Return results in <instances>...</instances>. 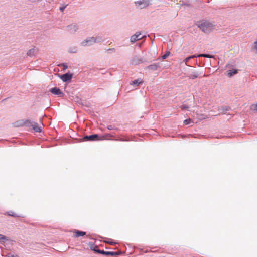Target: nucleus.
<instances>
[{
	"label": "nucleus",
	"instance_id": "obj_1",
	"mask_svg": "<svg viewBox=\"0 0 257 257\" xmlns=\"http://www.w3.org/2000/svg\"><path fill=\"white\" fill-rule=\"evenodd\" d=\"M198 27L204 33H208L215 29V26L212 23L205 21L198 25Z\"/></svg>",
	"mask_w": 257,
	"mask_h": 257
},
{
	"label": "nucleus",
	"instance_id": "obj_2",
	"mask_svg": "<svg viewBox=\"0 0 257 257\" xmlns=\"http://www.w3.org/2000/svg\"><path fill=\"white\" fill-rule=\"evenodd\" d=\"M109 136H110L109 135L100 136L97 134H93L89 136H85V137H83V140L84 141L102 140L104 139H108V137Z\"/></svg>",
	"mask_w": 257,
	"mask_h": 257
},
{
	"label": "nucleus",
	"instance_id": "obj_3",
	"mask_svg": "<svg viewBox=\"0 0 257 257\" xmlns=\"http://www.w3.org/2000/svg\"><path fill=\"white\" fill-rule=\"evenodd\" d=\"M97 42V38L92 37L85 39L81 43V44L82 46H86L91 45Z\"/></svg>",
	"mask_w": 257,
	"mask_h": 257
},
{
	"label": "nucleus",
	"instance_id": "obj_4",
	"mask_svg": "<svg viewBox=\"0 0 257 257\" xmlns=\"http://www.w3.org/2000/svg\"><path fill=\"white\" fill-rule=\"evenodd\" d=\"M149 0H136L135 4L136 6L141 9L144 8L149 5Z\"/></svg>",
	"mask_w": 257,
	"mask_h": 257
},
{
	"label": "nucleus",
	"instance_id": "obj_5",
	"mask_svg": "<svg viewBox=\"0 0 257 257\" xmlns=\"http://www.w3.org/2000/svg\"><path fill=\"white\" fill-rule=\"evenodd\" d=\"M205 57V58H213V56L210 55L209 54H199L197 56L192 55V56H189L184 59V62H185V64L187 65V62L190 59L194 58V57Z\"/></svg>",
	"mask_w": 257,
	"mask_h": 257
},
{
	"label": "nucleus",
	"instance_id": "obj_6",
	"mask_svg": "<svg viewBox=\"0 0 257 257\" xmlns=\"http://www.w3.org/2000/svg\"><path fill=\"white\" fill-rule=\"evenodd\" d=\"M26 124H30L33 127V130L36 132H40L41 131V127L39 126L37 123L34 122H31L30 120H27L25 122Z\"/></svg>",
	"mask_w": 257,
	"mask_h": 257
},
{
	"label": "nucleus",
	"instance_id": "obj_7",
	"mask_svg": "<svg viewBox=\"0 0 257 257\" xmlns=\"http://www.w3.org/2000/svg\"><path fill=\"white\" fill-rule=\"evenodd\" d=\"M95 252H97L99 253L104 254L106 255H112V256H116L119 254V253L117 252H110V251H105L104 250H95L94 249Z\"/></svg>",
	"mask_w": 257,
	"mask_h": 257
},
{
	"label": "nucleus",
	"instance_id": "obj_8",
	"mask_svg": "<svg viewBox=\"0 0 257 257\" xmlns=\"http://www.w3.org/2000/svg\"><path fill=\"white\" fill-rule=\"evenodd\" d=\"M144 37L142 35L140 32H137L135 34L132 36L131 37V41L132 42H135L136 41L141 39Z\"/></svg>",
	"mask_w": 257,
	"mask_h": 257
},
{
	"label": "nucleus",
	"instance_id": "obj_9",
	"mask_svg": "<svg viewBox=\"0 0 257 257\" xmlns=\"http://www.w3.org/2000/svg\"><path fill=\"white\" fill-rule=\"evenodd\" d=\"M50 91L52 93L58 95L60 97H62L64 95L63 93L61 91V90L56 87L51 88Z\"/></svg>",
	"mask_w": 257,
	"mask_h": 257
},
{
	"label": "nucleus",
	"instance_id": "obj_10",
	"mask_svg": "<svg viewBox=\"0 0 257 257\" xmlns=\"http://www.w3.org/2000/svg\"><path fill=\"white\" fill-rule=\"evenodd\" d=\"M61 79L64 82L70 80L72 78V74L70 73H66L61 76Z\"/></svg>",
	"mask_w": 257,
	"mask_h": 257
},
{
	"label": "nucleus",
	"instance_id": "obj_11",
	"mask_svg": "<svg viewBox=\"0 0 257 257\" xmlns=\"http://www.w3.org/2000/svg\"><path fill=\"white\" fill-rule=\"evenodd\" d=\"M142 62H143L142 59L138 57H134L131 61V63L133 65H139V64L142 63Z\"/></svg>",
	"mask_w": 257,
	"mask_h": 257
},
{
	"label": "nucleus",
	"instance_id": "obj_12",
	"mask_svg": "<svg viewBox=\"0 0 257 257\" xmlns=\"http://www.w3.org/2000/svg\"><path fill=\"white\" fill-rule=\"evenodd\" d=\"M38 49L35 47H34L30 49L27 53L28 56L32 57L35 56L38 52Z\"/></svg>",
	"mask_w": 257,
	"mask_h": 257
},
{
	"label": "nucleus",
	"instance_id": "obj_13",
	"mask_svg": "<svg viewBox=\"0 0 257 257\" xmlns=\"http://www.w3.org/2000/svg\"><path fill=\"white\" fill-rule=\"evenodd\" d=\"M143 81L141 79H138L132 81L130 83L131 85L138 86L139 84L143 83Z\"/></svg>",
	"mask_w": 257,
	"mask_h": 257
},
{
	"label": "nucleus",
	"instance_id": "obj_14",
	"mask_svg": "<svg viewBox=\"0 0 257 257\" xmlns=\"http://www.w3.org/2000/svg\"><path fill=\"white\" fill-rule=\"evenodd\" d=\"M158 68V64H153L150 65L147 67V69L151 70H156Z\"/></svg>",
	"mask_w": 257,
	"mask_h": 257
},
{
	"label": "nucleus",
	"instance_id": "obj_15",
	"mask_svg": "<svg viewBox=\"0 0 257 257\" xmlns=\"http://www.w3.org/2000/svg\"><path fill=\"white\" fill-rule=\"evenodd\" d=\"M85 234H86L85 232L79 231V230H77V231H75V236L76 237H78L79 236H83L85 235Z\"/></svg>",
	"mask_w": 257,
	"mask_h": 257
},
{
	"label": "nucleus",
	"instance_id": "obj_16",
	"mask_svg": "<svg viewBox=\"0 0 257 257\" xmlns=\"http://www.w3.org/2000/svg\"><path fill=\"white\" fill-rule=\"evenodd\" d=\"M237 73V70H234V69L230 70L227 71V75L229 77H231L232 76L236 74Z\"/></svg>",
	"mask_w": 257,
	"mask_h": 257
},
{
	"label": "nucleus",
	"instance_id": "obj_17",
	"mask_svg": "<svg viewBox=\"0 0 257 257\" xmlns=\"http://www.w3.org/2000/svg\"><path fill=\"white\" fill-rule=\"evenodd\" d=\"M198 76V74L197 73L195 72V73H192V74H190L189 76V78L190 79H194L195 78H196Z\"/></svg>",
	"mask_w": 257,
	"mask_h": 257
},
{
	"label": "nucleus",
	"instance_id": "obj_18",
	"mask_svg": "<svg viewBox=\"0 0 257 257\" xmlns=\"http://www.w3.org/2000/svg\"><path fill=\"white\" fill-rule=\"evenodd\" d=\"M8 215L9 216H11L13 217H18V216L15 213H14L13 211H9L8 213Z\"/></svg>",
	"mask_w": 257,
	"mask_h": 257
},
{
	"label": "nucleus",
	"instance_id": "obj_19",
	"mask_svg": "<svg viewBox=\"0 0 257 257\" xmlns=\"http://www.w3.org/2000/svg\"><path fill=\"white\" fill-rule=\"evenodd\" d=\"M170 54V52L169 51H167L166 53L163 56H162V58L163 59H165L169 56Z\"/></svg>",
	"mask_w": 257,
	"mask_h": 257
},
{
	"label": "nucleus",
	"instance_id": "obj_20",
	"mask_svg": "<svg viewBox=\"0 0 257 257\" xmlns=\"http://www.w3.org/2000/svg\"><path fill=\"white\" fill-rule=\"evenodd\" d=\"M251 109L254 111H257V103L251 106Z\"/></svg>",
	"mask_w": 257,
	"mask_h": 257
},
{
	"label": "nucleus",
	"instance_id": "obj_21",
	"mask_svg": "<svg viewBox=\"0 0 257 257\" xmlns=\"http://www.w3.org/2000/svg\"><path fill=\"white\" fill-rule=\"evenodd\" d=\"M191 122V119L189 118L184 121V123L186 125L189 124Z\"/></svg>",
	"mask_w": 257,
	"mask_h": 257
},
{
	"label": "nucleus",
	"instance_id": "obj_22",
	"mask_svg": "<svg viewBox=\"0 0 257 257\" xmlns=\"http://www.w3.org/2000/svg\"><path fill=\"white\" fill-rule=\"evenodd\" d=\"M69 27L71 29H74V31H76V29L77 28L75 25H72L71 26H69Z\"/></svg>",
	"mask_w": 257,
	"mask_h": 257
},
{
	"label": "nucleus",
	"instance_id": "obj_23",
	"mask_svg": "<svg viewBox=\"0 0 257 257\" xmlns=\"http://www.w3.org/2000/svg\"><path fill=\"white\" fill-rule=\"evenodd\" d=\"M6 237L4 235L0 234V241L6 240Z\"/></svg>",
	"mask_w": 257,
	"mask_h": 257
},
{
	"label": "nucleus",
	"instance_id": "obj_24",
	"mask_svg": "<svg viewBox=\"0 0 257 257\" xmlns=\"http://www.w3.org/2000/svg\"><path fill=\"white\" fill-rule=\"evenodd\" d=\"M187 108H188V106H181V109H187Z\"/></svg>",
	"mask_w": 257,
	"mask_h": 257
},
{
	"label": "nucleus",
	"instance_id": "obj_25",
	"mask_svg": "<svg viewBox=\"0 0 257 257\" xmlns=\"http://www.w3.org/2000/svg\"><path fill=\"white\" fill-rule=\"evenodd\" d=\"M119 140H120V141H128V140H127V139H119Z\"/></svg>",
	"mask_w": 257,
	"mask_h": 257
},
{
	"label": "nucleus",
	"instance_id": "obj_26",
	"mask_svg": "<svg viewBox=\"0 0 257 257\" xmlns=\"http://www.w3.org/2000/svg\"><path fill=\"white\" fill-rule=\"evenodd\" d=\"M108 243H109L110 244H113V243H114L112 242H108Z\"/></svg>",
	"mask_w": 257,
	"mask_h": 257
},
{
	"label": "nucleus",
	"instance_id": "obj_27",
	"mask_svg": "<svg viewBox=\"0 0 257 257\" xmlns=\"http://www.w3.org/2000/svg\"><path fill=\"white\" fill-rule=\"evenodd\" d=\"M108 128L109 130H111V126H109Z\"/></svg>",
	"mask_w": 257,
	"mask_h": 257
},
{
	"label": "nucleus",
	"instance_id": "obj_28",
	"mask_svg": "<svg viewBox=\"0 0 257 257\" xmlns=\"http://www.w3.org/2000/svg\"><path fill=\"white\" fill-rule=\"evenodd\" d=\"M60 9H61V11H63L64 8H61Z\"/></svg>",
	"mask_w": 257,
	"mask_h": 257
},
{
	"label": "nucleus",
	"instance_id": "obj_29",
	"mask_svg": "<svg viewBox=\"0 0 257 257\" xmlns=\"http://www.w3.org/2000/svg\"><path fill=\"white\" fill-rule=\"evenodd\" d=\"M7 257H10V256H7Z\"/></svg>",
	"mask_w": 257,
	"mask_h": 257
}]
</instances>
